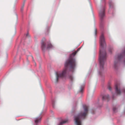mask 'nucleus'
Instances as JSON below:
<instances>
[{
	"mask_svg": "<svg viewBox=\"0 0 125 125\" xmlns=\"http://www.w3.org/2000/svg\"><path fill=\"white\" fill-rule=\"evenodd\" d=\"M97 32V30L96 29H94V34L95 35H96Z\"/></svg>",
	"mask_w": 125,
	"mask_h": 125,
	"instance_id": "obj_15",
	"label": "nucleus"
},
{
	"mask_svg": "<svg viewBox=\"0 0 125 125\" xmlns=\"http://www.w3.org/2000/svg\"><path fill=\"white\" fill-rule=\"evenodd\" d=\"M88 107L86 105L83 106L84 111L81 112L77 115L75 116L74 120L76 125H82L81 119L84 118L87 115L88 111Z\"/></svg>",
	"mask_w": 125,
	"mask_h": 125,
	"instance_id": "obj_3",
	"label": "nucleus"
},
{
	"mask_svg": "<svg viewBox=\"0 0 125 125\" xmlns=\"http://www.w3.org/2000/svg\"><path fill=\"white\" fill-rule=\"evenodd\" d=\"M109 98V96L108 95H104L102 97V99L103 100L106 99L108 100Z\"/></svg>",
	"mask_w": 125,
	"mask_h": 125,
	"instance_id": "obj_8",
	"label": "nucleus"
},
{
	"mask_svg": "<svg viewBox=\"0 0 125 125\" xmlns=\"http://www.w3.org/2000/svg\"><path fill=\"white\" fill-rule=\"evenodd\" d=\"M35 64H36V63L35 62Z\"/></svg>",
	"mask_w": 125,
	"mask_h": 125,
	"instance_id": "obj_24",
	"label": "nucleus"
},
{
	"mask_svg": "<svg viewBox=\"0 0 125 125\" xmlns=\"http://www.w3.org/2000/svg\"><path fill=\"white\" fill-rule=\"evenodd\" d=\"M52 45L50 43H48L47 44V49H49L50 48H52Z\"/></svg>",
	"mask_w": 125,
	"mask_h": 125,
	"instance_id": "obj_11",
	"label": "nucleus"
},
{
	"mask_svg": "<svg viewBox=\"0 0 125 125\" xmlns=\"http://www.w3.org/2000/svg\"><path fill=\"white\" fill-rule=\"evenodd\" d=\"M108 89L110 91H111V87L110 86H109L108 87Z\"/></svg>",
	"mask_w": 125,
	"mask_h": 125,
	"instance_id": "obj_18",
	"label": "nucleus"
},
{
	"mask_svg": "<svg viewBox=\"0 0 125 125\" xmlns=\"http://www.w3.org/2000/svg\"><path fill=\"white\" fill-rule=\"evenodd\" d=\"M102 25H103V23H102V22H101L100 23V25L101 26H102Z\"/></svg>",
	"mask_w": 125,
	"mask_h": 125,
	"instance_id": "obj_19",
	"label": "nucleus"
},
{
	"mask_svg": "<svg viewBox=\"0 0 125 125\" xmlns=\"http://www.w3.org/2000/svg\"><path fill=\"white\" fill-rule=\"evenodd\" d=\"M125 55V50L124 51L122 54H120L118 56L117 58V60H115V61L114 67L115 69H116L118 67V60L122 58L123 56Z\"/></svg>",
	"mask_w": 125,
	"mask_h": 125,
	"instance_id": "obj_4",
	"label": "nucleus"
},
{
	"mask_svg": "<svg viewBox=\"0 0 125 125\" xmlns=\"http://www.w3.org/2000/svg\"><path fill=\"white\" fill-rule=\"evenodd\" d=\"M83 87H81V89H80V92H82L83 90Z\"/></svg>",
	"mask_w": 125,
	"mask_h": 125,
	"instance_id": "obj_16",
	"label": "nucleus"
},
{
	"mask_svg": "<svg viewBox=\"0 0 125 125\" xmlns=\"http://www.w3.org/2000/svg\"><path fill=\"white\" fill-rule=\"evenodd\" d=\"M46 47V44L44 43L43 42H42V50H44Z\"/></svg>",
	"mask_w": 125,
	"mask_h": 125,
	"instance_id": "obj_9",
	"label": "nucleus"
},
{
	"mask_svg": "<svg viewBox=\"0 0 125 125\" xmlns=\"http://www.w3.org/2000/svg\"><path fill=\"white\" fill-rule=\"evenodd\" d=\"M109 5L110 7H112V8L113 7V3H111L110 2L109 3Z\"/></svg>",
	"mask_w": 125,
	"mask_h": 125,
	"instance_id": "obj_13",
	"label": "nucleus"
},
{
	"mask_svg": "<svg viewBox=\"0 0 125 125\" xmlns=\"http://www.w3.org/2000/svg\"><path fill=\"white\" fill-rule=\"evenodd\" d=\"M68 121V120H66L64 121H63L61 122L58 125H62V124H64L67 122Z\"/></svg>",
	"mask_w": 125,
	"mask_h": 125,
	"instance_id": "obj_10",
	"label": "nucleus"
},
{
	"mask_svg": "<svg viewBox=\"0 0 125 125\" xmlns=\"http://www.w3.org/2000/svg\"><path fill=\"white\" fill-rule=\"evenodd\" d=\"M113 98L114 99V96H113Z\"/></svg>",
	"mask_w": 125,
	"mask_h": 125,
	"instance_id": "obj_25",
	"label": "nucleus"
},
{
	"mask_svg": "<svg viewBox=\"0 0 125 125\" xmlns=\"http://www.w3.org/2000/svg\"><path fill=\"white\" fill-rule=\"evenodd\" d=\"M32 57L33 60H34L33 57L32 56Z\"/></svg>",
	"mask_w": 125,
	"mask_h": 125,
	"instance_id": "obj_23",
	"label": "nucleus"
},
{
	"mask_svg": "<svg viewBox=\"0 0 125 125\" xmlns=\"http://www.w3.org/2000/svg\"><path fill=\"white\" fill-rule=\"evenodd\" d=\"M115 92L117 94L119 95L120 94L121 91L119 88V85L118 83H116L115 85Z\"/></svg>",
	"mask_w": 125,
	"mask_h": 125,
	"instance_id": "obj_6",
	"label": "nucleus"
},
{
	"mask_svg": "<svg viewBox=\"0 0 125 125\" xmlns=\"http://www.w3.org/2000/svg\"><path fill=\"white\" fill-rule=\"evenodd\" d=\"M113 110L114 112H115V110H116V108L115 107H114L113 109Z\"/></svg>",
	"mask_w": 125,
	"mask_h": 125,
	"instance_id": "obj_17",
	"label": "nucleus"
},
{
	"mask_svg": "<svg viewBox=\"0 0 125 125\" xmlns=\"http://www.w3.org/2000/svg\"><path fill=\"white\" fill-rule=\"evenodd\" d=\"M99 15L101 19H102L105 16L104 10L103 9L99 12Z\"/></svg>",
	"mask_w": 125,
	"mask_h": 125,
	"instance_id": "obj_7",
	"label": "nucleus"
},
{
	"mask_svg": "<svg viewBox=\"0 0 125 125\" xmlns=\"http://www.w3.org/2000/svg\"><path fill=\"white\" fill-rule=\"evenodd\" d=\"M28 35H29V34L28 33H27V34H26V36L27 37L28 36Z\"/></svg>",
	"mask_w": 125,
	"mask_h": 125,
	"instance_id": "obj_20",
	"label": "nucleus"
},
{
	"mask_svg": "<svg viewBox=\"0 0 125 125\" xmlns=\"http://www.w3.org/2000/svg\"><path fill=\"white\" fill-rule=\"evenodd\" d=\"M100 47L99 50V61L100 65V70L99 73L101 75L104 71V65L106 58V53L104 48L106 47L105 39L104 34L102 33L100 37Z\"/></svg>",
	"mask_w": 125,
	"mask_h": 125,
	"instance_id": "obj_2",
	"label": "nucleus"
},
{
	"mask_svg": "<svg viewBox=\"0 0 125 125\" xmlns=\"http://www.w3.org/2000/svg\"><path fill=\"white\" fill-rule=\"evenodd\" d=\"M52 106H53V107H54V104H52Z\"/></svg>",
	"mask_w": 125,
	"mask_h": 125,
	"instance_id": "obj_22",
	"label": "nucleus"
},
{
	"mask_svg": "<svg viewBox=\"0 0 125 125\" xmlns=\"http://www.w3.org/2000/svg\"><path fill=\"white\" fill-rule=\"evenodd\" d=\"M79 50V49H78L76 51L73 52L70 55L69 58L65 62V69L61 73L58 74L57 72L56 73V79L55 83L58 82L59 78H62L65 76L68 70L72 72L73 71L76 65V63L75 59L72 56H74Z\"/></svg>",
	"mask_w": 125,
	"mask_h": 125,
	"instance_id": "obj_1",
	"label": "nucleus"
},
{
	"mask_svg": "<svg viewBox=\"0 0 125 125\" xmlns=\"http://www.w3.org/2000/svg\"><path fill=\"white\" fill-rule=\"evenodd\" d=\"M41 114L40 116L38 117L35 118L34 119L35 123L36 125H38V124L41 123L42 118V116Z\"/></svg>",
	"mask_w": 125,
	"mask_h": 125,
	"instance_id": "obj_5",
	"label": "nucleus"
},
{
	"mask_svg": "<svg viewBox=\"0 0 125 125\" xmlns=\"http://www.w3.org/2000/svg\"><path fill=\"white\" fill-rule=\"evenodd\" d=\"M24 5V3L23 5L22 6V7L21 8V11H22L23 10Z\"/></svg>",
	"mask_w": 125,
	"mask_h": 125,
	"instance_id": "obj_14",
	"label": "nucleus"
},
{
	"mask_svg": "<svg viewBox=\"0 0 125 125\" xmlns=\"http://www.w3.org/2000/svg\"><path fill=\"white\" fill-rule=\"evenodd\" d=\"M69 78L72 81L73 80V77L72 75H70L69 77Z\"/></svg>",
	"mask_w": 125,
	"mask_h": 125,
	"instance_id": "obj_12",
	"label": "nucleus"
},
{
	"mask_svg": "<svg viewBox=\"0 0 125 125\" xmlns=\"http://www.w3.org/2000/svg\"><path fill=\"white\" fill-rule=\"evenodd\" d=\"M123 91L124 92V93H125V89H124L123 90Z\"/></svg>",
	"mask_w": 125,
	"mask_h": 125,
	"instance_id": "obj_21",
	"label": "nucleus"
}]
</instances>
